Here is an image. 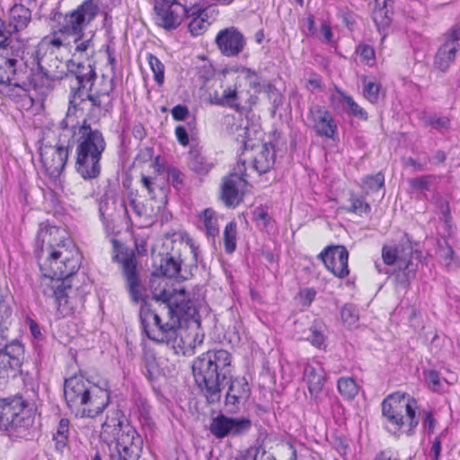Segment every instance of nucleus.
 Segmentation results:
<instances>
[{
    "label": "nucleus",
    "mask_w": 460,
    "mask_h": 460,
    "mask_svg": "<svg viewBox=\"0 0 460 460\" xmlns=\"http://www.w3.org/2000/svg\"><path fill=\"white\" fill-rule=\"evenodd\" d=\"M416 410L415 399L399 392L388 395L382 402V415L386 420L387 429L394 435L412 434L419 424Z\"/></svg>",
    "instance_id": "nucleus-6"
},
{
    "label": "nucleus",
    "mask_w": 460,
    "mask_h": 460,
    "mask_svg": "<svg viewBox=\"0 0 460 460\" xmlns=\"http://www.w3.org/2000/svg\"><path fill=\"white\" fill-rule=\"evenodd\" d=\"M167 174L172 187L180 190L184 185L185 174L177 167H169Z\"/></svg>",
    "instance_id": "nucleus-55"
},
{
    "label": "nucleus",
    "mask_w": 460,
    "mask_h": 460,
    "mask_svg": "<svg viewBox=\"0 0 460 460\" xmlns=\"http://www.w3.org/2000/svg\"><path fill=\"white\" fill-rule=\"evenodd\" d=\"M77 111L68 108L66 117L60 122L61 129L66 133L71 145L75 147V172L84 180L97 179L102 171L101 160L106 149V141L102 132L93 128L87 119L82 124L76 116Z\"/></svg>",
    "instance_id": "nucleus-3"
},
{
    "label": "nucleus",
    "mask_w": 460,
    "mask_h": 460,
    "mask_svg": "<svg viewBox=\"0 0 460 460\" xmlns=\"http://www.w3.org/2000/svg\"><path fill=\"white\" fill-rule=\"evenodd\" d=\"M167 240L172 243L170 251L159 252L153 255L154 270L150 279V288L152 292L150 304L143 297L144 288L137 270V259L134 252L122 251V247L117 239H112V261L119 265L122 276L126 282L128 294L135 303L141 302L139 316H159L155 312L156 305L166 310L169 316H200L208 314V305L204 297L197 292H189L182 288H167V279L175 278L180 280H186L192 273L190 271L182 273L181 258L182 249H190L194 267L197 269L199 261V247L193 239L186 232H167L164 234Z\"/></svg>",
    "instance_id": "nucleus-1"
},
{
    "label": "nucleus",
    "mask_w": 460,
    "mask_h": 460,
    "mask_svg": "<svg viewBox=\"0 0 460 460\" xmlns=\"http://www.w3.org/2000/svg\"><path fill=\"white\" fill-rule=\"evenodd\" d=\"M117 200L113 197H102L99 201V216L102 223L109 225L113 219Z\"/></svg>",
    "instance_id": "nucleus-36"
},
{
    "label": "nucleus",
    "mask_w": 460,
    "mask_h": 460,
    "mask_svg": "<svg viewBox=\"0 0 460 460\" xmlns=\"http://www.w3.org/2000/svg\"><path fill=\"white\" fill-rule=\"evenodd\" d=\"M244 161L237 163L234 172L223 177L220 187V199L226 208H236L243 198L247 186Z\"/></svg>",
    "instance_id": "nucleus-13"
},
{
    "label": "nucleus",
    "mask_w": 460,
    "mask_h": 460,
    "mask_svg": "<svg viewBox=\"0 0 460 460\" xmlns=\"http://www.w3.org/2000/svg\"><path fill=\"white\" fill-rule=\"evenodd\" d=\"M64 396L67 405L82 417L94 418L103 411L110 402L106 387L91 383L82 376L66 379Z\"/></svg>",
    "instance_id": "nucleus-5"
},
{
    "label": "nucleus",
    "mask_w": 460,
    "mask_h": 460,
    "mask_svg": "<svg viewBox=\"0 0 460 460\" xmlns=\"http://www.w3.org/2000/svg\"><path fill=\"white\" fill-rule=\"evenodd\" d=\"M305 339L309 341L312 345L319 349L324 345L325 341V337L323 332L313 328L309 330V334Z\"/></svg>",
    "instance_id": "nucleus-58"
},
{
    "label": "nucleus",
    "mask_w": 460,
    "mask_h": 460,
    "mask_svg": "<svg viewBox=\"0 0 460 460\" xmlns=\"http://www.w3.org/2000/svg\"><path fill=\"white\" fill-rule=\"evenodd\" d=\"M338 391L346 400H352L358 394V385L351 377H341L337 383Z\"/></svg>",
    "instance_id": "nucleus-42"
},
{
    "label": "nucleus",
    "mask_w": 460,
    "mask_h": 460,
    "mask_svg": "<svg viewBox=\"0 0 460 460\" xmlns=\"http://www.w3.org/2000/svg\"><path fill=\"white\" fill-rule=\"evenodd\" d=\"M414 245H417V243L413 242L412 237L409 234L404 233L397 245L383 246L382 258L384 263L389 266H397L401 265V261H407L410 258H415V260L420 261L422 252L415 249Z\"/></svg>",
    "instance_id": "nucleus-18"
},
{
    "label": "nucleus",
    "mask_w": 460,
    "mask_h": 460,
    "mask_svg": "<svg viewBox=\"0 0 460 460\" xmlns=\"http://www.w3.org/2000/svg\"><path fill=\"white\" fill-rule=\"evenodd\" d=\"M232 356L226 349L208 350L192 363L195 382L208 403L218 402L232 376Z\"/></svg>",
    "instance_id": "nucleus-4"
},
{
    "label": "nucleus",
    "mask_w": 460,
    "mask_h": 460,
    "mask_svg": "<svg viewBox=\"0 0 460 460\" xmlns=\"http://www.w3.org/2000/svg\"><path fill=\"white\" fill-rule=\"evenodd\" d=\"M237 224L234 221L229 222L223 233L225 252L232 254L236 249Z\"/></svg>",
    "instance_id": "nucleus-40"
},
{
    "label": "nucleus",
    "mask_w": 460,
    "mask_h": 460,
    "mask_svg": "<svg viewBox=\"0 0 460 460\" xmlns=\"http://www.w3.org/2000/svg\"><path fill=\"white\" fill-rule=\"evenodd\" d=\"M172 117L176 121H183L187 119L190 114L189 109L187 106L182 104H178L174 106L172 111Z\"/></svg>",
    "instance_id": "nucleus-61"
},
{
    "label": "nucleus",
    "mask_w": 460,
    "mask_h": 460,
    "mask_svg": "<svg viewBox=\"0 0 460 460\" xmlns=\"http://www.w3.org/2000/svg\"><path fill=\"white\" fill-rule=\"evenodd\" d=\"M215 42L220 53L227 58L237 57L246 46L243 34L234 26L220 30Z\"/></svg>",
    "instance_id": "nucleus-20"
},
{
    "label": "nucleus",
    "mask_w": 460,
    "mask_h": 460,
    "mask_svg": "<svg viewBox=\"0 0 460 460\" xmlns=\"http://www.w3.org/2000/svg\"><path fill=\"white\" fill-rule=\"evenodd\" d=\"M191 20L190 21L188 27L190 32L193 36H198L202 34L207 27L209 25V22H208V14L207 12L197 13L194 16H190Z\"/></svg>",
    "instance_id": "nucleus-47"
},
{
    "label": "nucleus",
    "mask_w": 460,
    "mask_h": 460,
    "mask_svg": "<svg viewBox=\"0 0 460 460\" xmlns=\"http://www.w3.org/2000/svg\"><path fill=\"white\" fill-rule=\"evenodd\" d=\"M366 196L365 194L358 195L351 191L349 199V205L342 206L341 209L347 213L356 214L359 217L370 214L371 206L367 202Z\"/></svg>",
    "instance_id": "nucleus-35"
},
{
    "label": "nucleus",
    "mask_w": 460,
    "mask_h": 460,
    "mask_svg": "<svg viewBox=\"0 0 460 460\" xmlns=\"http://www.w3.org/2000/svg\"><path fill=\"white\" fill-rule=\"evenodd\" d=\"M187 164L190 170L199 175H207L214 164L205 156L199 148L191 147L187 155Z\"/></svg>",
    "instance_id": "nucleus-32"
},
{
    "label": "nucleus",
    "mask_w": 460,
    "mask_h": 460,
    "mask_svg": "<svg viewBox=\"0 0 460 460\" xmlns=\"http://www.w3.org/2000/svg\"><path fill=\"white\" fill-rule=\"evenodd\" d=\"M56 79L49 78L43 71L39 70L34 73L32 70L26 69L24 87L21 88L19 99L27 97L31 90L50 91L54 88Z\"/></svg>",
    "instance_id": "nucleus-29"
},
{
    "label": "nucleus",
    "mask_w": 460,
    "mask_h": 460,
    "mask_svg": "<svg viewBox=\"0 0 460 460\" xmlns=\"http://www.w3.org/2000/svg\"><path fill=\"white\" fill-rule=\"evenodd\" d=\"M434 181L435 176L433 174H427L409 179L408 182L412 191H418L422 194L423 198L427 199L425 192L430 190Z\"/></svg>",
    "instance_id": "nucleus-41"
},
{
    "label": "nucleus",
    "mask_w": 460,
    "mask_h": 460,
    "mask_svg": "<svg viewBox=\"0 0 460 460\" xmlns=\"http://www.w3.org/2000/svg\"><path fill=\"white\" fill-rule=\"evenodd\" d=\"M252 220L267 233H270L275 226L274 219L270 216L267 208L263 207H257L253 209Z\"/></svg>",
    "instance_id": "nucleus-38"
},
{
    "label": "nucleus",
    "mask_w": 460,
    "mask_h": 460,
    "mask_svg": "<svg viewBox=\"0 0 460 460\" xmlns=\"http://www.w3.org/2000/svg\"><path fill=\"white\" fill-rule=\"evenodd\" d=\"M307 126L314 129L318 137L334 139L338 134V126L332 113L319 104H312L307 113Z\"/></svg>",
    "instance_id": "nucleus-17"
},
{
    "label": "nucleus",
    "mask_w": 460,
    "mask_h": 460,
    "mask_svg": "<svg viewBox=\"0 0 460 460\" xmlns=\"http://www.w3.org/2000/svg\"><path fill=\"white\" fill-rule=\"evenodd\" d=\"M42 42L58 49L71 43L70 38L64 37L60 34L59 28L49 35L44 37Z\"/></svg>",
    "instance_id": "nucleus-54"
},
{
    "label": "nucleus",
    "mask_w": 460,
    "mask_h": 460,
    "mask_svg": "<svg viewBox=\"0 0 460 460\" xmlns=\"http://www.w3.org/2000/svg\"><path fill=\"white\" fill-rule=\"evenodd\" d=\"M236 142L243 147L242 155L238 163L252 160V168L259 173L263 174L270 172L276 162V149L271 142L262 143L256 138H252L247 127L240 128L236 135Z\"/></svg>",
    "instance_id": "nucleus-7"
},
{
    "label": "nucleus",
    "mask_w": 460,
    "mask_h": 460,
    "mask_svg": "<svg viewBox=\"0 0 460 460\" xmlns=\"http://www.w3.org/2000/svg\"><path fill=\"white\" fill-rule=\"evenodd\" d=\"M146 336L156 342H169L181 326V318H141Z\"/></svg>",
    "instance_id": "nucleus-16"
},
{
    "label": "nucleus",
    "mask_w": 460,
    "mask_h": 460,
    "mask_svg": "<svg viewBox=\"0 0 460 460\" xmlns=\"http://www.w3.org/2000/svg\"><path fill=\"white\" fill-rule=\"evenodd\" d=\"M23 347L18 341L4 343L0 346V374L8 376L16 371L21 365Z\"/></svg>",
    "instance_id": "nucleus-25"
},
{
    "label": "nucleus",
    "mask_w": 460,
    "mask_h": 460,
    "mask_svg": "<svg viewBox=\"0 0 460 460\" xmlns=\"http://www.w3.org/2000/svg\"><path fill=\"white\" fill-rule=\"evenodd\" d=\"M115 75L111 76L102 75L100 84L94 92L100 94L111 95L115 89Z\"/></svg>",
    "instance_id": "nucleus-53"
},
{
    "label": "nucleus",
    "mask_w": 460,
    "mask_h": 460,
    "mask_svg": "<svg viewBox=\"0 0 460 460\" xmlns=\"http://www.w3.org/2000/svg\"><path fill=\"white\" fill-rule=\"evenodd\" d=\"M200 219L204 224L206 234L210 237H216L219 234L217 213L210 208H205L200 215Z\"/></svg>",
    "instance_id": "nucleus-37"
},
{
    "label": "nucleus",
    "mask_w": 460,
    "mask_h": 460,
    "mask_svg": "<svg viewBox=\"0 0 460 460\" xmlns=\"http://www.w3.org/2000/svg\"><path fill=\"white\" fill-rule=\"evenodd\" d=\"M34 423V418L25 409V403L21 396L0 400V430L22 432L27 430Z\"/></svg>",
    "instance_id": "nucleus-9"
},
{
    "label": "nucleus",
    "mask_w": 460,
    "mask_h": 460,
    "mask_svg": "<svg viewBox=\"0 0 460 460\" xmlns=\"http://www.w3.org/2000/svg\"><path fill=\"white\" fill-rule=\"evenodd\" d=\"M183 323L172 338V348L177 355L192 356L196 348L203 343L200 318H181Z\"/></svg>",
    "instance_id": "nucleus-12"
},
{
    "label": "nucleus",
    "mask_w": 460,
    "mask_h": 460,
    "mask_svg": "<svg viewBox=\"0 0 460 460\" xmlns=\"http://www.w3.org/2000/svg\"><path fill=\"white\" fill-rule=\"evenodd\" d=\"M427 123L436 129H448L450 128V119L447 117H429Z\"/></svg>",
    "instance_id": "nucleus-60"
},
{
    "label": "nucleus",
    "mask_w": 460,
    "mask_h": 460,
    "mask_svg": "<svg viewBox=\"0 0 460 460\" xmlns=\"http://www.w3.org/2000/svg\"><path fill=\"white\" fill-rule=\"evenodd\" d=\"M37 258L43 293L54 296L62 316L75 314L71 294L72 277L81 266V255L64 229L41 223L36 237Z\"/></svg>",
    "instance_id": "nucleus-2"
},
{
    "label": "nucleus",
    "mask_w": 460,
    "mask_h": 460,
    "mask_svg": "<svg viewBox=\"0 0 460 460\" xmlns=\"http://www.w3.org/2000/svg\"><path fill=\"white\" fill-rule=\"evenodd\" d=\"M35 58L39 70L43 71L49 78L60 81L67 75L66 64H64L53 51H45L41 54V49L39 48L35 50Z\"/></svg>",
    "instance_id": "nucleus-24"
},
{
    "label": "nucleus",
    "mask_w": 460,
    "mask_h": 460,
    "mask_svg": "<svg viewBox=\"0 0 460 460\" xmlns=\"http://www.w3.org/2000/svg\"><path fill=\"white\" fill-rule=\"evenodd\" d=\"M26 66L17 55H9L8 49H0V87L1 93L12 100H19L21 88L24 87Z\"/></svg>",
    "instance_id": "nucleus-8"
},
{
    "label": "nucleus",
    "mask_w": 460,
    "mask_h": 460,
    "mask_svg": "<svg viewBox=\"0 0 460 460\" xmlns=\"http://www.w3.org/2000/svg\"><path fill=\"white\" fill-rule=\"evenodd\" d=\"M363 95L371 103H376L379 99L380 84L363 80Z\"/></svg>",
    "instance_id": "nucleus-52"
},
{
    "label": "nucleus",
    "mask_w": 460,
    "mask_h": 460,
    "mask_svg": "<svg viewBox=\"0 0 460 460\" xmlns=\"http://www.w3.org/2000/svg\"><path fill=\"white\" fill-rule=\"evenodd\" d=\"M93 36L94 33L93 31H89L83 33V37H80V40L76 39V37H70V41L75 45V51L82 54L87 53L88 50H91V52L93 53Z\"/></svg>",
    "instance_id": "nucleus-44"
},
{
    "label": "nucleus",
    "mask_w": 460,
    "mask_h": 460,
    "mask_svg": "<svg viewBox=\"0 0 460 460\" xmlns=\"http://www.w3.org/2000/svg\"><path fill=\"white\" fill-rule=\"evenodd\" d=\"M128 433L134 443L137 441V438H141L137 430L125 420L121 411L118 409L110 410L102 426L101 438L111 447L112 445L119 443L120 439L126 437Z\"/></svg>",
    "instance_id": "nucleus-14"
},
{
    "label": "nucleus",
    "mask_w": 460,
    "mask_h": 460,
    "mask_svg": "<svg viewBox=\"0 0 460 460\" xmlns=\"http://www.w3.org/2000/svg\"><path fill=\"white\" fill-rule=\"evenodd\" d=\"M445 40L460 48V24L452 26L445 34Z\"/></svg>",
    "instance_id": "nucleus-59"
},
{
    "label": "nucleus",
    "mask_w": 460,
    "mask_h": 460,
    "mask_svg": "<svg viewBox=\"0 0 460 460\" xmlns=\"http://www.w3.org/2000/svg\"><path fill=\"white\" fill-rule=\"evenodd\" d=\"M337 92L340 93L343 102L348 105L349 113L350 115L361 120H367V112L354 101L352 96L348 95L341 90H337Z\"/></svg>",
    "instance_id": "nucleus-46"
},
{
    "label": "nucleus",
    "mask_w": 460,
    "mask_h": 460,
    "mask_svg": "<svg viewBox=\"0 0 460 460\" xmlns=\"http://www.w3.org/2000/svg\"><path fill=\"white\" fill-rule=\"evenodd\" d=\"M196 76L198 79L205 84L215 75V69L211 63L203 59V63L195 67Z\"/></svg>",
    "instance_id": "nucleus-51"
},
{
    "label": "nucleus",
    "mask_w": 460,
    "mask_h": 460,
    "mask_svg": "<svg viewBox=\"0 0 460 460\" xmlns=\"http://www.w3.org/2000/svg\"><path fill=\"white\" fill-rule=\"evenodd\" d=\"M251 427L252 421L247 418H232L219 414L212 419L209 430L217 438H223L227 436H240L246 433Z\"/></svg>",
    "instance_id": "nucleus-19"
},
{
    "label": "nucleus",
    "mask_w": 460,
    "mask_h": 460,
    "mask_svg": "<svg viewBox=\"0 0 460 460\" xmlns=\"http://www.w3.org/2000/svg\"><path fill=\"white\" fill-rule=\"evenodd\" d=\"M176 4H164L163 2H155L154 20L156 25L166 30H176L182 22L183 16L177 11Z\"/></svg>",
    "instance_id": "nucleus-26"
},
{
    "label": "nucleus",
    "mask_w": 460,
    "mask_h": 460,
    "mask_svg": "<svg viewBox=\"0 0 460 460\" xmlns=\"http://www.w3.org/2000/svg\"><path fill=\"white\" fill-rule=\"evenodd\" d=\"M460 48L447 40L439 46L434 58V66L441 72L448 70L455 62L456 53Z\"/></svg>",
    "instance_id": "nucleus-31"
},
{
    "label": "nucleus",
    "mask_w": 460,
    "mask_h": 460,
    "mask_svg": "<svg viewBox=\"0 0 460 460\" xmlns=\"http://www.w3.org/2000/svg\"><path fill=\"white\" fill-rule=\"evenodd\" d=\"M68 135L62 130L55 146L45 145L40 150V160L45 171L54 180L60 177L72 148L70 139H66Z\"/></svg>",
    "instance_id": "nucleus-11"
},
{
    "label": "nucleus",
    "mask_w": 460,
    "mask_h": 460,
    "mask_svg": "<svg viewBox=\"0 0 460 460\" xmlns=\"http://www.w3.org/2000/svg\"><path fill=\"white\" fill-rule=\"evenodd\" d=\"M228 385L225 404L229 412H235L240 405L243 404L250 397L251 389L248 381L243 376L235 378L231 376Z\"/></svg>",
    "instance_id": "nucleus-22"
},
{
    "label": "nucleus",
    "mask_w": 460,
    "mask_h": 460,
    "mask_svg": "<svg viewBox=\"0 0 460 460\" xmlns=\"http://www.w3.org/2000/svg\"><path fill=\"white\" fill-rule=\"evenodd\" d=\"M178 7L181 11V15L184 18H190L197 13L207 12V7L203 0H181Z\"/></svg>",
    "instance_id": "nucleus-39"
},
{
    "label": "nucleus",
    "mask_w": 460,
    "mask_h": 460,
    "mask_svg": "<svg viewBox=\"0 0 460 460\" xmlns=\"http://www.w3.org/2000/svg\"><path fill=\"white\" fill-rule=\"evenodd\" d=\"M423 376L425 382L428 384L429 389H431L433 392H439L441 390L440 375L437 370H424Z\"/></svg>",
    "instance_id": "nucleus-56"
},
{
    "label": "nucleus",
    "mask_w": 460,
    "mask_h": 460,
    "mask_svg": "<svg viewBox=\"0 0 460 460\" xmlns=\"http://www.w3.org/2000/svg\"><path fill=\"white\" fill-rule=\"evenodd\" d=\"M69 432V421L67 419H61L59 420L56 433L54 434V440L56 441V448L62 451L67 442V435Z\"/></svg>",
    "instance_id": "nucleus-49"
},
{
    "label": "nucleus",
    "mask_w": 460,
    "mask_h": 460,
    "mask_svg": "<svg viewBox=\"0 0 460 460\" xmlns=\"http://www.w3.org/2000/svg\"><path fill=\"white\" fill-rule=\"evenodd\" d=\"M222 103L233 108L236 111L242 109L241 97L235 89L228 87L222 94Z\"/></svg>",
    "instance_id": "nucleus-50"
},
{
    "label": "nucleus",
    "mask_w": 460,
    "mask_h": 460,
    "mask_svg": "<svg viewBox=\"0 0 460 460\" xmlns=\"http://www.w3.org/2000/svg\"><path fill=\"white\" fill-rule=\"evenodd\" d=\"M385 185V176L382 172L367 175L362 179L361 188L365 190V195L370 192H377Z\"/></svg>",
    "instance_id": "nucleus-45"
},
{
    "label": "nucleus",
    "mask_w": 460,
    "mask_h": 460,
    "mask_svg": "<svg viewBox=\"0 0 460 460\" xmlns=\"http://www.w3.org/2000/svg\"><path fill=\"white\" fill-rule=\"evenodd\" d=\"M318 258L334 276L343 279L349 275V252L343 245L328 246L318 254Z\"/></svg>",
    "instance_id": "nucleus-21"
},
{
    "label": "nucleus",
    "mask_w": 460,
    "mask_h": 460,
    "mask_svg": "<svg viewBox=\"0 0 460 460\" xmlns=\"http://www.w3.org/2000/svg\"><path fill=\"white\" fill-rule=\"evenodd\" d=\"M67 72L74 75L77 80V87L72 88V97L69 101V107L72 111H77L78 107L84 102L83 90L89 84V90H92L93 81L96 78L94 67L91 64L75 62L68 60L66 62Z\"/></svg>",
    "instance_id": "nucleus-15"
},
{
    "label": "nucleus",
    "mask_w": 460,
    "mask_h": 460,
    "mask_svg": "<svg viewBox=\"0 0 460 460\" xmlns=\"http://www.w3.org/2000/svg\"><path fill=\"white\" fill-rule=\"evenodd\" d=\"M242 72L244 74V79L248 82L250 88L255 93H275L277 88L269 81L261 76L258 72L252 68L243 67Z\"/></svg>",
    "instance_id": "nucleus-34"
},
{
    "label": "nucleus",
    "mask_w": 460,
    "mask_h": 460,
    "mask_svg": "<svg viewBox=\"0 0 460 460\" xmlns=\"http://www.w3.org/2000/svg\"><path fill=\"white\" fill-rule=\"evenodd\" d=\"M304 380L307 385L311 399L318 403L325 383L326 374L318 361L308 362L304 368Z\"/></svg>",
    "instance_id": "nucleus-23"
},
{
    "label": "nucleus",
    "mask_w": 460,
    "mask_h": 460,
    "mask_svg": "<svg viewBox=\"0 0 460 460\" xmlns=\"http://www.w3.org/2000/svg\"><path fill=\"white\" fill-rule=\"evenodd\" d=\"M98 12L99 7L93 0H84L75 10L63 16V20L58 23L60 34L66 38L76 37L80 40Z\"/></svg>",
    "instance_id": "nucleus-10"
},
{
    "label": "nucleus",
    "mask_w": 460,
    "mask_h": 460,
    "mask_svg": "<svg viewBox=\"0 0 460 460\" xmlns=\"http://www.w3.org/2000/svg\"><path fill=\"white\" fill-rule=\"evenodd\" d=\"M356 53L368 65L370 61L375 60V49L368 44H359L356 49Z\"/></svg>",
    "instance_id": "nucleus-57"
},
{
    "label": "nucleus",
    "mask_w": 460,
    "mask_h": 460,
    "mask_svg": "<svg viewBox=\"0 0 460 460\" xmlns=\"http://www.w3.org/2000/svg\"><path fill=\"white\" fill-rule=\"evenodd\" d=\"M143 364V373L148 379H153L158 375L159 366L152 350H145Z\"/></svg>",
    "instance_id": "nucleus-43"
},
{
    "label": "nucleus",
    "mask_w": 460,
    "mask_h": 460,
    "mask_svg": "<svg viewBox=\"0 0 460 460\" xmlns=\"http://www.w3.org/2000/svg\"><path fill=\"white\" fill-rule=\"evenodd\" d=\"M12 36L5 22L0 18V49H6L7 40Z\"/></svg>",
    "instance_id": "nucleus-63"
},
{
    "label": "nucleus",
    "mask_w": 460,
    "mask_h": 460,
    "mask_svg": "<svg viewBox=\"0 0 460 460\" xmlns=\"http://www.w3.org/2000/svg\"><path fill=\"white\" fill-rule=\"evenodd\" d=\"M128 433L119 443L109 447V460H138L142 453V438H137L134 443Z\"/></svg>",
    "instance_id": "nucleus-27"
},
{
    "label": "nucleus",
    "mask_w": 460,
    "mask_h": 460,
    "mask_svg": "<svg viewBox=\"0 0 460 460\" xmlns=\"http://www.w3.org/2000/svg\"><path fill=\"white\" fill-rule=\"evenodd\" d=\"M316 295V292L312 288H306L300 290L298 294V297L300 300V303L303 305H309L312 301L314 299Z\"/></svg>",
    "instance_id": "nucleus-62"
},
{
    "label": "nucleus",
    "mask_w": 460,
    "mask_h": 460,
    "mask_svg": "<svg viewBox=\"0 0 460 460\" xmlns=\"http://www.w3.org/2000/svg\"><path fill=\"white\" fill-rule=\"evenodd\" d=\"M413 260L415 258H410L407 261L402 260L401 265L396 266L394 280L398 286L403 288H407L416 278L418 264Z\"/></svg>",
    "instance_id": "nucleus-33"
},
{
    "label": "nucleus",
    "mask_w": 460,
    "mask_h": 460,
    "mask_svg": "<svg viewBox=\"0 0 460 460\" xmlns=\"http://www.w3.org/2000/svg\"><path fill=\"white\" fill-rule=\"evenodd\" d=\"M84 101L81 104L85 103L87 101L91 102L88 109L87 119L88 120H99L101 118L105 117L110 113L113 107L112 95H104L98 93H87Z\"/></svg>",
    "instance_id": "nucleus-28"
},
{
    "label": "nucleus",
    "mask_w": 460,
    "mask_h": 460,
    "mask_svg": "<svg viewBox=\"0 0 460 460\" xmlns=\"http://www.w3.org/2000/svg\"><path fill=\"white\" fill-rule=\"evenodd\" d=\"M31 19V11L23 4H15L8 14V30L11 34L17 33L27 28Z\"/></svg>",
    "instance_id": "nucleus-30"
},
{
    "label": "nucleus",
    "mask_w": 460,
    "mask_h": 460,
    "mask_svg": "<svg viewBox=\"0 0 460 460\" xmlns=\"http://www.w3.org/2000/svg\"><path fill=\"white\" fill-rule=\"evenodd\" d=\"M147 61L154 74L155 83L159 86L163 85L164 83V65L156 56L151 53L147 54Z\"/></svg>",
    "instance_id": "nucleus-48"
},
{
    "label": "nucleus",
    "mask_w": 460,
    "mask_h": 460,
    "mask_svg": "<svg viewBox=\"0 0 460 460\" xmlns=\"http://www.w3.org/2000/svg\"><path fill=\"white\" fill-rule=\"evenodd\" d=\"M253 460H275V457L264 447L260 446L255 450Z\"/></svg>",
    "instance_id": "nucleus-64"
}]
</instances>
